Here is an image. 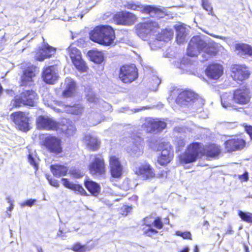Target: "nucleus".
<instances>
[{
	"label": "nucleus",
	"instance_id": "nucleus-1",
	"mask_svg": "<svg viewBox=\"0 0 252 252\" xmlns=\"http://www.w3.org/2000/svg\"><path fill=\"white\" fill-rule=\"evenodd\" d=\"M216 46L215 43L207 42L199 36H193L189 42L187 54L190 57H195L201 53L202 61H207L217 54Z\"/></svg>",
	"mask_w": 252,
	"mask_h": 252
},
{
	"label": "nucleus",
	"instance_id": "nucleus-2",
	"mask_svg": "<svg viewBox=\"0 0 252 252\" xmlns=\"http://www.w3.org/2000/svg\"><path fill=\"white\" fill-rule=\"evenodd\" d=\"M89 34L91 40L105 46L113 44L115 38L114 31L109 26H97Z\"/></svg>",
	"mask_w": 252,
	"mask_h": 252
},
{
	"label": "nucleus",
	"instance_id": "nucleus-3",
	"mask_svg": "<svg viewBox=\"0 0 252 252\" xmlns=\"http://www.w3.org/2000/svg\"><path fill=\"white\" fill-rule=\"evenodd\" d=\"M160 30L158 24L155 21H148L137 24L135 27L136 34L143 40H146Z\"/></svg>",
	"mask_w": 252,
	"mask_h": 252
},
{
	"label": "nucleus",
	"instance_id": "nucleus-4",
	"mask_svg": "<svg viewBox=\"0 0 252 252\" xmlns=\"http://www.w3.org/2000/svg\"><path fill=\"white\" fill-rule=\"evenodd\" d=\"M36 93L32 90L23 91L20 95L15 97L10 103L12 107H19L23 105L33 106L37 100Z\"/></svg>",
	"mask_w": 252,
	"mask_h": 252
},
{
	"label": "nucleus",
	"instance_id": "nucleus-5",
	"mask_svg": "<svg viewBox=\"0 0 252 252\" xmlns=\"http://www.w3.org/2000/svg\"><path fill=\"white\" fill-rule=\"evenodd\" d=\"M90 173L93 175H102L106 171L105 163L101 155H92L88 166Z\"/></svg>",
	"mask_w": 252,
	"mask_h": 252
},
{
	"label": "nucleus",
	"instance_id": "nucleus-6",
	"mask_svg": "<svg viewBox=\"0 0 252 252\" xmlns=\"http://www.w3.org/2000/svg\"><path fill=\"white\" fill-rule=\"evenodd\" d=\"M158 150L161 151L158 158V162L160 165H166L171 161L173 158V151L169 143H161L158 146Z\"/></svg>",
	"mask_w": 252,
	"mask_h": 252
},
{
	"label": "nucleus",
	"instance_id": "nucleus-7",
	"mask_svg": "<svg viewBox=\"0 0 252 252\" xmlns=\"http://www.w3.org/2000/svg\"><path fill=\"white\" fill-rule=\"evenodd\" d=\"M126 6L128 9L149 14L151 17H161L163 15L162 11L159 8L155 6L145 5L141 4H136L132 2H128Z\"/></svg>",
	"mask_w": 252,
	"mask_h": 252
},
{
	"label": "nucleus",
	"instance_id": "nucleus-8",
	"mask_svg": "<svg viewBox=\"0 0 252 252\" xmlns=\"http://www.w3.org/2000/svg\"><path fill=\"white\" fill-rule=\"evenodd\" d=\"M201 145L198 143L190 144L187 151L179 156L181 162L189 163L196 160L201 151Z\"/></svg>",
	"mask_w": 252,
	"mask_h": 252
},
{
	"label": "nucleus",
	"instance_id": "nucleus-9",
	"mask_svg": "<svg viewBox=\"0 0 252 252\" xmlns=\"http://www.w3.org/2000/svg\"><path fill=\"white\" fill-rule=\"evenodd\" d=\"M166 123L158 119L147 118L142 125V127L148 133H156L166 127Z\"/></svg>",
	"mask_w": 252,
	"mask_h": 252
},
{
	"label": "nucleus",
	"instance_id": "nucleus-10",
	"mask_svg": "<svg viewBox=\"0 0 252 252\" xmlns=\"http://www.w3.org/2000/svg\"><path fill=\"white\" fill-rule=\"evenodd\" d=\"M38 129L47 130H57L60 128L61 124L48 116H40L36 121Z\"/></svg>",
	"mask_w": 252,
	"mask_h": 252
},
{
	"label": "nucleus",
	"instance_id": "nucleus-11",
	"mask_svg": "<svg viewBox=\"0 0 252 252\" xmlns=\"http://www.w3.org/2000/svg\"><path fill=\"white\" fill-rule=\"evenodd\" d=\"M138 72L134 64L124 65L120 70L119 78L124 83H130L138 77Z\"/></svg>",
	"mask_w": 252,
	"mask_h": 252
},
{
	"label": "nucleus",
	"instance_id": "nucleus-12",
	"mask_svg": "<svg viewBox=\"0 0 252 252\" xmlns=\"http://www.w3.org/2000/svg\"><path fill=\"white\" fill-rule=\"evenodd\" d=\"M173 32L171 30H162L155 34V39L149 42V45L152 50H156L160 48L164 42H167L172 37Z\"/></svg>",
	"mask_w": 252,
	"mask_h": 252
},
{
	"label": "nucleus",
	"instance_id": "nucleus-13",
	"mask_svg": "<svg viewBox=\"0 0 252 252\" xmlns=\"http://www.w3.org/2000/svg\"><path fill=\"white\" fill-rule=\"evenodd\" d=\"M11 117L20 130L23 131H27L29 130L28 114L19 111L12 113Z\"/></svg>",
	"mask_w": 252,
	"mask_h": 252
},
{
	"label": "nucleus",
	"instance_id": "nucleus-14",
	"mask_svg": "<svg viewBox=\"0 0 252 252\" xmlns=\"http://www.w3.org/2000/svg\"><path fill=\"white\" fill-rule=\"evenodd\" d=\"M196 96L197 95L192 91H184L179 94L176 99V102L181 105H188L192 103L196 105L200 101Z\"/></svg>",
	"mask_w": 252,
	"mask_h": 252
},
{
	"label": "nucleus",
	"instance_id": "nucleus-15",
	"mask_svg": "<svg viewBox=\"0 0 252 252\" xmlns=\"http://www.w3.org/2000/svg\"><path fill=\"white\" fill-rule=\"evenodd\" d=\"M233 101L238 104L244 105L249 102L251 99L250 90L248 87L236 90L233 95Z\"/></svg>",
	"mask_w": 252,
	"mask_h": 252
},
{
	"label": "nucleus",
	"instance_id": "nucleus-16",
	"mask_svg": "<svg viewBox=\"0 0 252 252\" xmlns=\"http://www.w3.org/2000/svg\"><path fill=\"white\" fill-rule=\"evenodd\" d=\"M135 173L141 176L144 179H148L155 176V173L152 166L147 162L136 163Z\"/></svg>",
	"mask_w": 252,
	"mask_h": 252
},
{
	"label": "nucleus",
	"instance_id": "nucleus-17",
	"mask_svg": "<svg viewBox=\"0 0 252 252\" xmlns=\"http://www.w3.org/2000/svg\"><path fill=\"white\" fill-rule=\"evenodd\" d=\"M231 76L236 81H240L247 79L250 73L247 69V67L241 65L235 64L231 66Z\"/></svg>",
	"mask_w": 252,
	"mask_h": 252
},
{
	"label": "nucleus",
	"instance_id": "nucleus-18",
	"mask_svg": "<svg viewBox=\"0 0 252 252\" xmlns=\"http://www.w3.org/2000/svg\"><path fill=\"white\" fill-rule=\"evenodd\" d=\"M42 78L46 83L53 84L58 78L57 66L51 65L44 68L42 71Z\"/></svg>",
	"mask_w": 252,
	"mask_h": 252
},
{
	"label": "nucleus",
	"instance_id": "nucleus-19",
	"mask_svg": "<svg viewBox=\"0 0 252 252\" xmlns=\"http://www.w3.org/2000/svg\"><path fill=\"white\" fill-rule=\"evenodd\" d=\"M44 145L50 152L54 153H60L62 148L61 141L55 136H48L45 138Z\"/></svg>",
	"mask_w": 252,
	"mask_h": 252
},
{
	"label": "nucleus",
	"instance_id": "nucleus-20",
	"mask_svg": "<svg viewBox=\"0 0 252 252\" xmlns=\"http://www.w3.org/2000/svg\"><path fill=\"white\" fill-rule=\"evenodd\" d=\"M38 72L37 67L33 65H30L23 71V74L22 76L21 85L28 86L31 85L33 81V78L36 75Z\"/></svg>",
	"mask_w": 252,
	"mask_h": 252
},
{
	"label": "nucleus",
	"instance_id": "nucleus-21",
	"mask_svg": "<svg viewBox=\"0 0 252 252\" xmlns=\"http://www.w3.org/2000/svg\"><path fill=\"white\" fill-rule=\"evenodd\" d=\"M109 164L112 176L114 178L120 177L122 174L123 166L118 158L116 156H110Z\"/></svg>",
	"mask_w": 252,
	"mask_h": 252
},
{
	"label": "nucleus",
	"instance_id": "nucleus-22",
	"mask_svg": "<svg viewBox=\"0 0 252 252\" xmlns=\"http://www.w3.org/2000/svg\"><path fill=\"white\" fill-rule=\"evenodd\" d=\"M55 53L56 49L47 43L36 52L35 59L39 61H43L45 59L50 58Z\"/></svg>",
	"mask_w": 252,
	"mask_h": 252
},
{
	"label": "nucleus",
	"instance_id": "nucleus-23",
	"mask_svg": "<svg viewBox=\"0 0 252 252\" xmlns=\"http://www.w3.org/2000/svg\"><path fill=\"white\" fill-rule=\"evenodd\" d=\"M223 68L222 65L214 63L209 65L206 69V75L212 79H218L222 74Z\"/></svg>",
	"mask_w": 252,
	"mask_h": 252
},
{
	"label": "nucleus",
	"instance_id": "nucleus-24",
	"mask_svg": "<svg viewBox=\"0 0 252 252\" xmlns=\"http://www.w3.org/2000/svg\"><path fill=\"white\" fill-rule=\"evenodd\" d=\"M245 145V142L242 139H231L225 142V148L230 152L242 149Z\"/></svg>",
	"mask_w": 252,
	"mask_h": 252
},
{
	"label": "nucleus",
	"instance_id": "nucleus-25",
	"mask_svg": "<svg viewBox=\"0 0 252 252\" xmlns=\"http://www.w3.org/2000/svg\"><path fill=\"white\" fill-rule=\"evenodd\" d=\"M62 181L63 185L66 188L70 189L77 193L83 195L86 194V191L82 187V186L79 184H74L73 183L70 182L66 178H62Z\"/></svg>",
	"mask_w": 252,
	"mask_h": 252
},
{
	"label": "nucleus",
	"instance_id": "nucleus-26",
	"mask_svg": "<svg viewBox=\"0 0 252 252\" xmlns=\"http://www.w3.org/2000/svg\"><path fill=\"white\" fill-rule=\"evenodd\" d=\"M64 85L65 88L63 92V94L64 97H67L72 96L75 93L76 85L73 80L69 78H66Z\"/></svg>",
	"mask_w": 252,
	"mask_h": 252
},
{
	"label": "nucleus",
	"instance_id": "nucleus-27",
	"mask_svg": "<svg viewBox=\"0 0 252 252\" xmlns=\"http://www.w3.org/2000/svg\"><path fill=\"white\" fill-rule=\"evenodd\" d=\"M177 32L176 41L178 44L183 43L188 34V30L183 25H179L175 26Z\"/></svg>",
	"mask_w": 252,
	"mask_h": 252
},
{
	"label": "nucleus",
	"instance_id": "nucleus-28",
	"mask_svg": "<svg viewBox=\"0 0 252 252\" xmlns=\"http://www.w3.org/2000/svg\"><path fill=\"white\" fill-rule=\"evenodd\" d=\"M235 49L238 51V54L241 57H252V47L249 45L244 43L237 44L235 46Z\"/></svg>",
	"mask_w": 252,
	"mask_h": 252
},
{
	"label": "nucleus",
	"instance_id": "nucleus-29",
	"mask_svg": "<svg viewBox=\"0 0 252 252\" xmlns=\"http://www.w3.org/2000/svg\"><path fill=\"white\" fill-rule=\"evenodd\" d=\"M50 169L53 174L56 177H60L66 174L68 169L66 167L60 165H52Z\"/></svg>",
	"mask_w": 252,
	"mask_h": 252
},
{
	"label": "nucleus",
	"instance_id": "nucleus-30",
	"mask_svg": "<svg viewBox=\"0 0 252 252\" xmlns=\"http://www.w3.org/2000/svg\"><path fill=\"white\" fill-rule=\"evenodd\" d=\"M220 153V149L219 146L212 144L206 149L205 154L208 158H216Z\"/></svg>",
	"mask_w": 252,
	"mask_h": 252
},
{
	"label": "nucleus",
	"instance_id": "nucleus-31",
	"mask_svg": "<svg viewBox=\"0 0 252 252\" xmlns=\"http://www.w3.org/2000/svg\"><path fill=\"white\" fill-rule=\"evenodd\" d=\"M84 140L88 147L93 150L98 149L99 146V141L97 138L90 135H86L84 137Z\"/></svg>",
	"mask_w": 252,
	"mask_h": 252
},
{
	"label": "nucleus",
	"instance_id": "nucleus-32",
	"mask_svg": "<svg viewBox=\"0 0 252 252\" xmlns=\"http://www.w3.org/2000/svg\"><path fill=\"white\" fill-rule=\"evenodd\" d=\"M84 110V107L81 104H78L73 106L65 105L64 111L67 113L79 115Z\"/></svg>",
	"mask_w": 252,
	"mask_h": 252
},
{
	"label": "nucleus",
	"instance_id": "nucleus-33",
	"mask_svg": "<svg viewBox=\"0 0 252 252\" xmlns=\"http://www.w3.org/2000/svg\"><path fill=\"white\" fill-rule=\"evenodd\" d=\"M88 56L90 57L91 61L97 63H101L104 59L103 54L101 51H90L88 53Z\"/></svg>",
	"mask_w": 252,
	"mask_h": 252
},
{
	"label": "nucleus",
	"instance_id": "nucleus-34",
	"mask_svg": "<svg viewBox=\"0 0 252 252\" xmlns=\"http://www.w3.org/2000/svg\"><path fill=\"white\" fill-rule=\"evenodd\" d=\"M85 185L87 189L94 195H96L100 191L99 185L93 181H86Z\"/></svg>",
	"mask_w": 252,
	"mask_h": 252
},
{
	"label": "nucleus",
	"instance_id": "nucleus-35",
	"mask_svg": "<svg viewBox=\"0 0 252 252\" xmlns=\"http://www.w3.org/2000/svg\"><path fill=\"white\" fill-rule=\"evenodd\" d=\"M233 96L230 93H224L221 96V102L223 107L228 108L232 106Z\"/></svg>",
	"mask_w": 252,
	"mask_h": 252
},
{
	"label": "nucleus",
	"instance_id": "nucleus-36",
	"mask_svg": "<svg viewBox=\"0 0 252 252\" xmlns=\"http://www.w3.org/2000/svg\"><path fill=\"white\" fill-rule=\"evenodd\" d=\"M133 144L135 147L132 148V150L134 152H137L138 151L141 152V150L142 149V144L143 143V138L137 135H133L131 138Z\"/></svg>",
	"mask_w": 252,
	"mask_h": 252
},
{
	"label": "nucleus",
	"instance_id": "nucleus-37",
	"mask_svg": "<svg viewBox=\"0 0 252 252\" xmlns=\"http://www.w3.org/2000/svg\"><path fill=\"white\" fill-rule=\"evenodd\" d=\"M160 82V80L157 76L153 75L149 80L148 86L151 90L156 91Z\"/></svg>",
	"mask_w": 252,
	"mask_h": 252
},
{
	"label": "nucleus",
	"instance_id": "nucleus-38",
	"mask_svg": "<svg viewBox=\"0 0 252 252\" xmlns=\"http://www.w3.org/2000/svg\"><path fill=\"white\" fill-rule=\"evenodd\" d=\"M72 63L76 68L81 72H85L87 69V66L84 61L82 59L81 56L78 59L72 61Z\"/></svg>",
	"mask_w": 252,
	"mask_h": 252
},
{
	"label": "nucleus",
	"instance_id": "nucleus-39",
	"mask_svg": "<svg viewBox=\"0 0 252 252\" xmlns=\"http://www.w3.org/2000/svg\"><path fill=\"white\" fill-rule=\"evenodd\" d=\"M67 51L71 61L75 59H78V58L81 56L80 52L75 47H74L72 44L70 45L67 49Z\"/></svg>",
	"mask_w": 252,
	"mask_h": 252
},
{
	"label": "nucleus",
	"instance_id": "nucleus-40",
	"mask_svg": "<svg viewBox=\"0 0 252 252\" xmlns=\"http://www.w3.org/2000/svg\"><path fill=\"white\" fill-rule=\"evenodd\" d=\"M125 25H132L136 19L135 15L128 12H125Z\"/></svg>",
	"mask_w": 252,
	"mask_h": 252
},
{
	"label": "nucleus",
	"instance_id": "nucleus-41",
	"mask_svg": "<svg viewBox=\"0 0 252 252\" xmlns=\"http://www.w3.org/2000/svg\"><path fill=\"white\" fill-rule=\"evenodd\" d=\"M86 97L89 103H94L95 104H96L98 98L96 96L92 90H89L86 92Z\"/></svg>",
	"mask_w": 252,
	"mask_h": 252
},
{
	"label": "nucleus",
	"instance_id": "nucleus-42",
	"mask_svg": "<svg viewBox=\"0 0 252 252\" xmlns=\"http://www.w3.org/2000/svg\"><path fill=\"white\" fill-rule=\"evenodd\" d=\"M238 215L243 220L252 223V213L240 211Z\"/></svg>",
	"mask_w": 252,
	"mask_h": 252
},
{
	"label": "nucleus",
	"instance_id": "nucleus-43",
	"mask_svg": "<svg viewBox=\"0 0 252 252\" xmlns=\"http://www.w3.org/2000/svg\"><path fill=\"white\" fill-rule=\"evenodd\" d=\"M125 12L116 14L114 16V22L118 25H125Z\"/></svg>",
	"mask_w": 252,
	"mask_h": 252
},
{
	"label": "nucleus",
	"instance_id": "nucleus-44",
	"mask_svg": "<svg viewBox=\"0 0 252 252\" xmlns=\"http://www.w3.org/2000/svg\"><path fill=\"white\" fill-rule=\"evenodd\" d=\"M201 5L204 10L208 12L209 15H213V8L208 0H201Z\"/></svg>",
	"mask_w": 252,
	"mask_h": 252
},
{
	"label": "nucleus",
	"instance_id": "nucleus-45",
	"mask_svg": "<svg viewBox=\"0 0 252 252\" xmlns=\"http://www.w3.org/2000/svg\"><path fill=\"white\" fill-rule=\"evenodd\" d=\"M61 129L68 136L73 135L76 130V128L73 125H69L67 126H64V127L62 128Z\"/></svg>",
	"mask_w": 252,
	"mask_h": 252
},
{
	"label": "nucleus",
	"instance_id": "nucleus-46",
	"mask_svg": "<svg viewBox=\"0 0 252 252\" xmlns=\"http://www.w3.org/2000/svg\"><path fill=\"white\" fill-rule=\"evenodd\" d=\"M146 109V107H142L138 109H130L128 107H123L120 109V111L121 112H124L127 113L128 114H132L134 113H136L137 112H139L140 111L144 110Z\"/></svg>",
	"mask_w": 252,
	"mask_h": 252
},
{
	"label": "nucleus",
	"instance_id": "nucleus-47",
	"mask_svg": "<svg viewBox=\"0 0 252 252\" xmlns=\"http://www.w3.org/2000/svg\"><path fill=\"white\" fill-rule=\"evenodd\" d=\"M71 249L76 252H85L86 251V247L85 245H82L80 243H77L74 244L72 246Z\"/></svg>",
	"mask_w": 252,
	"mask_h": 252
},
{
	"label": "nucleus",
	"instance_id": "nucleus-48",
	"mask_svg": "<svg viewBox=\"0 0 252 252\" xmlns=\"http://www.w3.org/2000/svg\"><path fill=\"white\" fill-rule=\"evenodd\" d=\"M176 234L177 236L182 237L183 239H190V240L191 239V234L190 232H189V231L182 232L178 231L176 232Z\"/></svg>",
	"mask_w": 252,
	"mask_h": 252
},
{
	"label": "nucleus",
	"instance_id": "nucleus-49",
	"mask_svg": "<svg viewBox=\"0 0 252 252\" xmlns=\"http://www.w3.org/2000/svg\"><path fill=\"white\" fill-rule=\"evenodd\" d=\"M36 201V200L34 199H30L24 202L21 203L20 205L22 207H24L25 206L32 207L35 203Z\"/></svg>",
	"mask_w": 252,
	"mask_h": 252
},
{
	"label": "nucleus",
	"instance_id": "nucleus-50",
	"mask_svg": "<svg viewBox=\"0 0 252 252\" xmlns=\"http://www.w3.org/2000/svg\"><path fill=\"white\" fill-rule=\"evenodd\" d=\"M28 160L30 164L33 166L36 170H37L38 165L36 163L35 159L31 154L28 156Z\"/></svg>",
	"mask_w": 252,
	"mask_h": 252
},
{
	"label": "nucleus",
	"instance_id": "nucleus-51",
	"mask_svg": "<svg viewBox=\"0 0 252 252\" xmlns=\"http://www.w3.org/2000/svg\"><path fill=\"white\" fill-rule=\"evenodd\" d=\"M47 179L48 180L50 185L51 186L56 188H58L59 187V182L57 180L50 178L49 176H47Z\"/></svg>",
	"mask_w": 252,
	"mask_h": 252
},
{
	"label": "nucleus",
	"instance_id": "nucleus-52",
	"mask_svg": "<svg viewBox=\"0 0 252 252\" xmlns=\"http://www.w3.org/2000/svg\"><path fill=\"white\" fill-rule=\"evenodd\" d=\"M154 226L158 228V229H161L163 227L162 222L161 221L160 219L158 218L156 219L154 222Z\"/></svg>",
	"mask_w": 252,
	"mask_h": 252
},
{
	"label": "nucleus",
	"instance_id": "nucleus-53",
	"mask_svg": "<svg viewBox=\"0 0 252 252\" xmlns=\"http://www.w3.org/2000/svg\"><path fill=\"white\" fill-rule=\"evenodd\" d=\"M158 231L153 228H149L145 231V233L148 236H152L153 234L158 233Z\"/></svg>",
	"mask_w": 252,
	"mask_h": 252
},
{
	"label": "nucleus",
	"instance_id": "nucleus-54",
	"mask_svg": "<svg viewBox=\"0 0 252 252\" xmlns=\"http://www.w3.org/2000/svg\"><path fill=\"white\" fill-rule=\"evenodd\" d=\"M57 236L62 239H65L67 236L65 235V233H64L62 230H59L57 233Z\"/></svg>",
	"mask_w": 252,
	"mask_h": 252
},
{
	"label": "nucleus",
	"instance_id": "nucleus-55",
	"mask_svg": "<svg viewBox=\"0 0 252 252\" xmlns=\"http://www.w3.org/2000/svg\"><path fill=\"white\" fill-rule=\"evenodd\" d=\"M246 130L247 132L250 135L251 138L252 139V126H247L246 127Z\"/></svg>",
	"mask_w": 252,
	"mask_h": 252
},
{
	"label": "nucleus",
	"instance_id": "nucleus-56",
	"mask_svg": "<svg viewBox=\"0 0 252 252\" xmlns=\"http://www.w3.org/2000/svg\"><path fill=\"white\" fill-rule=\"evenodd\" d=\"M240 178L244 179L245 181H247L248 180V173L247 172H245L241 176Z\"/></svg>",
	"mask_w": 252,
	"mask_h": 252
},
{
	"label": "nucleus",
	"instance_id": "nucleus-57",
	"mask_svg": "<svg viewBox=\"0 0 252 252\" xmlns=\"http://www.w3.org/2000/svg\"><path fill=\"white\" fill-rule=\"evenodd\" d=\"M233 232V231L232 230V227L231 226H229V228L226 231L225 234H231Z\"/></svg>",
	"mask_w": 252,
	"mask_h": 252
},
{
	"label": "nucleus",
	"instance_id": "nucleus-58",
	"mask_svg": "<svg viewBox=\"0 0 252 252\" xmlns=\"http://www.w3.org/2000/svg\"><path fill=\"white\" fill-rule=\"evenodd\" d=\"M6 200L10 204H13V200L11 199V198L8 197L6 198Z\"/></svg>",
	"mask_w": 252,
	"mask_h": 252
},
{
	"label": "nucleus",
	"instance_id": "nucleus-59",
	"mask_svg": "<svg viewBox=\"0 0 252 252\" xmlns=\"http://www.w3.org/2000/svg\"><path fill=\"white\" fill-rule=\"evenodd\" d=\"M178 144L180 145V146L183 147L185 145V142L183 140H182L179 142Z\"/></svg>",
	"mask_w": 252,
	"mask_h": 252
},
{
	"label": "nucleus",
	"instance_id": "nucleus-60",
	"mask_svg": "<svg viewBox=\"0 0 252 252\" xmlns=\"http://www.w3.org/2000/svg\"><path fill=\"white\" fill-rule=\"evenodd\" d=\"M189 247H186L185 248H184L183 250H182L181 252H189Z\"/></svg>",
	"mask_w": 252,
	"mask_h": 252
},
{
	"label": "nucleus",
	"instance_id": "nucleus-61",
	"mask_svg": "<svg viewBox=\"0 0 252 252\" xmlns=\"http://www.w3.org/2000/svg\"><path fill=\"white\" fill-rule=\"evenodd\" d=\"M203 225H204V226H207V228H208V226H209V222H208L207 220H205V221H204Z\"/></svg>",
	"mask_w": 252,
	"mask_h": 252
},
{
	"label": "nucleus",
	"instance_id": "nucleus-62",
	"mask_svg": "<svg viewBox=\"0 0 252 252\" xmlns=\"http://www.w3.org/2000/svg\"><path fill=\"white\" fill-rule=\"evenodd\" d=\"M244 249H245V252H249L248 247L245 245L244 246Z\"/></svg>",
	"mask_w": 252,
	"mask_h": 252
},
{
	"label": "nucleus",
	"instance_id": "nucleus-63",
	"mask_svg": "<svg viewBox=\"0 0 252 252\" xmlns=\"http://www.w3.org/2000/svg\"><path fill=\"white\" fill-rule=\"evenodd\" d=\"M194 252H199V250L197 245H196L194 247Z\"/></svg>",
	"mask_w": 252,
	"mask_h": 252
},
{
	"label": "nucleus",
	"instance_id": "nucleus-64",
	"mask_svg": "<svg viewBox=\"0 0 252 252\" xmlns=\"http://www.w3.org/2000/svg\"><path fill=\"white\" fill-rule=\"evenodd\" d=\"M37 250L38 252H43L41 247H37Z\"/></svg>",
	"mask_w": 252,
	"mask_h": 252
}]
</instances>
